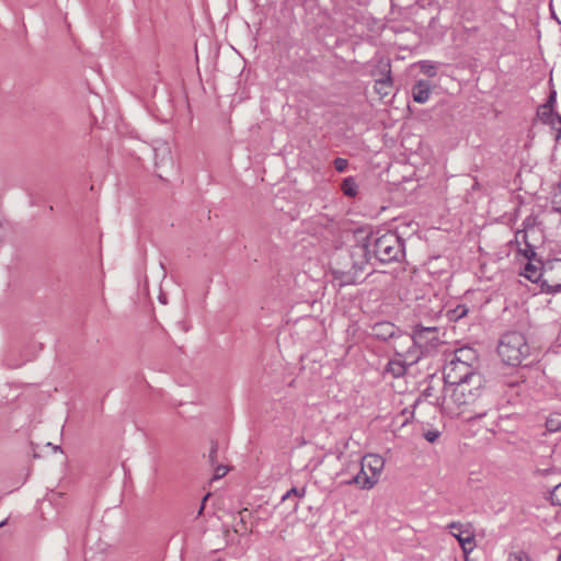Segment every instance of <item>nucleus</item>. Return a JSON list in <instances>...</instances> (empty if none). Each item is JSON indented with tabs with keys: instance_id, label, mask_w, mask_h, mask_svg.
I'll list each match as a JSON object with an SVG mask.
<instances>
[{
	"instance_id": "14",
	"label": "nucleus",
	"mask_w": 561,
	"mask_h": 561,
	"mask_svg": "<svg viewBox=\"0 0 561 561\" xmlns=\"http://www.w3.org/2000/svg\"><path fill=\"white\" fill-rule=\"evenodd\" d=\"M383 77L375 81V92L380 96L385 98L390 94L392 89V78L390 64H386L382 69Z\"/></svg>"
},
{
	"instance_id": "28",
	"label": "nucleus",
	"mask_w": 561,
	"mask_h": 561,
	"mask_svg": "<svg viewBox=\"0 0 561 561\" xmlns=\"http://www.w3.org/2000/svg\"><path fill=\"white\" fill-rule=\"evenodd\" d=\"M439 436H440V432L438 430H428L423 433V437L428 443H435L439 438Z\"/></svg>"
},
{
	"instance_id": "21",
	"label": "nucleus",
	"mask_w": 561,
	"mask_h": 561,
	"mask_svg": "<svg viewBox=\"0 0 561 561\" xmlns=\"http://www.w3.org/2000/svg\"><path fill=\"white\" fill-rule=\"evenodd\" d=\"M546 427L549 432H558L561 430V417L560 415H551L546 421Z\"/></svg>"
},
{
	"instance_id": "37",
	"label": "nucleus",
	"mask_w": 561,
	"mask_h": 561,
	"mask_svg": "<svg viewBox=\"0 0 561 561\" xmlns=\"http://www.w3.org/2000/svg\"><path fill=\"white\" fill-rule=\"evenodd\" d=\"M558 561H561V554H559V557H558Z\"/></svg>"
},
{
	"instance_id": "16",
	"label": "nucleus",
	"mask_w": 561,
	"mask_h": 561,
	"mask_svg": "<svg viewBox=\"0 0 561 561\" xmlns=\"http://www.w3.org/2000/svg\"><path fill=\"white\" fill-rule=\"evenodd\" d=\"M431 94V84L426 80H419L412 88L413 100L416 103L424 104L428 101Z\"/></svg>"
},
{
	"instance_id": "29",
	"label": "nucleus",
	"mask_w": 561,
	"mask_h": 561,
	"mask_svg": "<svg viewBox=\"0 0 561 561\" xmlns=\"http://www.w3.org/2000/svg\"><path fill=\"white\" fill-rule=\"evenodd\" d=\"M507 561H531L524 551L513 552L508 556Z\"/></svg>"
},
{
	"instance_id": "38",
	"label": "nucleus",
	"mask_w": 561,
	"mask_h": 561,
	"mask_svg": "<svg viewBox=\"0 0 561 561\" xmlns=\"http://www.w3.org/2000/svg\"><path fill=\"white\" fill-rule=\"evenodd\" d=\"M3 524H4L3 522H2V523H0V527H1Z\"/></svg>"
},
{
	"instance_id": "35",
	"label": "nucleus",
	"mask_w": 561,
	"mask_h": 561,
	"mask_svg": "<svg viewBox=\"0 0 561 561\" xmlns=\"http://www.w3.org/2000/svg\"><path fill=\"white\" fill-rule=\"evenodd\" d=\"M210 496V493H207L204 497H203V501H202V505L201 507L198 508V512H197V516H201L204 512V508H205V503L206 501L208 500V497Z\"/></svg>"
},
{
	"instance_id": "30",
	"label": "nucleus",
	"mask_w": 561,
	"mask_h": 561,
	"mask_svg": "<svg viewBox=\"0 0 561 561\" xmlns=\"http://www.w3.org/2000/svg\"><path fill=\"white\" fill-rule=\"evenodd\" d=\"M214 467H215V472H214L213 480H218V479L225 477L228 472V468L226 466L215 465Z\"/></svg>"
},
{
	"instance_id": "2",
	"label": "nucleus",
	"mask_w": 561,
	"mask_h": 561,
	"mask_svg": "<svg viewBox=\"0 0 561 561\" xmlns=\"http://www.w3.org/2000/svg\"><path fill=\"white\" fill-rule=\"evenodd\" d=\"M385 468V459L376 454L362 457L357 472L350 479L341 481V485H355L359 490H371L379 482Z\"/></svg>"
},
{
	"instance_id": "36",
	"label": "nucleus",
	"mask_w": 561,
	"mask_h": 561,
	"mask_svg": "<svg viewBox=\"0 0 561 561\" xmlns=\"http://www.w3.org/2000/svg\"><path fill=\"white\" fill-rule=\"evenodd\" d=\"M550 471H551L550 469H546V470H538L537 472L540 474H548Z\"/></svg>"
},
{
	"instance_id": "25",
	"label": "nucleus",
	"mask_w": 561,
	"mask_h": 561,
	"mask_svg": "<svg viewBox=\"0 0 561 561\" xmlns=\"http://www.w3.org/2000/svg\"><path fill=\"white\" fill-rule=\"evenodd\" d=\"M550 501L553 505L561 506V482L550 493Z\"/></svg>"
},
{
	"instance_id": "34",
	"label": "nucleus",
	"mask_w": 561,
	"mask_h": 561,
	"mask_svg": "<svg viewBox=\"0 0 561 561\" xmlns=\"http://www.w3.org/2000/svg\"><path fill=\"white\" fill-rule=\"evenodd\" d=\"M556 98H557V93L556 91H552L546 102V104H543L548 110L551 108L553 110L554 107V104H556Z\"/></svg>"
},
{
	"instance_id": "23",
	"label": "nucleus",
	"mask_w": 561,
	"mask_h": 561,
	"mask_svg": "<svg viewBox=\"0 0 561 561\" xmlns=\"http://www.w3.org/2000/svg\"><path fill=\"white\" fill-rule=\"evenodd\" d=\"M423 397L431 400V403L435 404V398L440 397L436 393V387L431 382L423 391Z\"/></svg>"
},
{
	"instance_id": "13",
	"label": "nucleus",
	"mask_w": 561,
	"mask_h": 561,
	"mask_svg": "<svg viewBox=\"0 0 561 561\" xmlns=\"http://www.w3.org/2000/svg\"><path fill=\"white\" fill-rule=\"evenodd\" d=\"M400 330L391 322H377L371 328V335L380 341H392Z\"/></svg>"
},
{
	"instance_id": "10",
	"label": "nucleus",
	"mask_w": 561,
	"mask_h": 561,
	"mask_svg": "<svg viewBox=\"0 0 561 561\" xmlns=\"http://www.w3.org/2000/svg\"><path fill=\"white\" fill-rule=\"evenodd\" d=\"M541 237V230L537 226L536 218L533 216H528L524 220V228L522 230H517L515 238L516 242H524L526 247H536L535 241Z\"/></svg>"
},
{
	"instance_id": "1",
	"label": "nucleus",
	"mask_w": 561,
	"mask_h": 561,
	"mask_svg": "<svg viewBox=\"0 0 561 561\" xmlns=\"http://www.w3.org/2000/svg\"><path fill=\"white\" fill-rule=\"evenodd\" d=\"M479 397L480 386L472 382L443 385L442 397H436L435 403L450 417H460L469 413L466 420H471L474 416H482V413L470 409Z\"/></svg>"
},
{
	"instance_id": "8",
	"label": "nucleus",
	"mask_w": 561,
	"mask_h": 561,
	"mask_svg": "<svg viewBox=\"0 0 561 561\" xmlns=\"http://www.w3.org/2000/svg\"><path fill=\"white\" fill-rule=\"evenodd\" d=\"M540 286L541 290L547 294L561 291V259L546 262Z\"/></svg>"
},
{
	"instance_id": "31",
	"label": "nucleus",
	"mask_w": 561,
	"mask_h": 561,
	"mask_svg": "<svg viewBox=\"0 0 561 561\" xmlns=\"http://www.w3.org/2000/svg\"><path fill=\"white\" fill-rule=\"evenodd\" d=\"M550 113H554L553 110H548L545 105H542L538 111V116L543 123H547L551 118Z\"/></svg>"
},
{
	"instance_id": "15",
	"label": "nucleus",
	"mask_w": 561,
	"mask_h": 561,
	"mask_svg": "<svg viewBox=\"0 0 561 561\" xmlns=\"http://www.w3.org/2000/svg\"><path fill=\"white\" fill-rule=\"evenodd\" d=\"M453 359L457 360L458 363L474 367V369L477 368L478 356L476 351L471 347L458 348L454 353Z\"/></svg>"
},
{
	"instance_id": "9",
	"label": "nucleus",
	"mask_w": 561,
	"mask_h": 561,
	"mask_svg": "<svg viewBox=\"0 0 561 561\" xmlns=\"http://www.w3.org/2000/svg\"><path fill=\"white\" fill-rule=\"evenodd\" d=\"M535 248L536 247H526L523 250L524 256L527 259V263L525 264V267L520 275H523L533 283H541L546 263H543L540 259L537 257Z\"/></svg>"
},
{
	"instance_id": "18",
	"label": "nucleus",
	"mask_w": 561,
	"mask_h": 561,
	"mask_svg": "<svg viewBox=\"0 0 561 561\" xmlns=\"http://www.w3.org/2000/svg\"><path fill=\"white\" fill-rule=\"evenodd\" d=\"M341 190L344 193V195L348 197H355L358 192V185L352 176H348L343 180L341 184Z\"/></svg>"
},
{
	"instance_id": "19",
	"label": "nucleus",
	"mask_w": 561,
	"mask_h": 561,
	"mask_svg": "<svg viewBox=\"0 0 561 561\" xmlns=\"http://www.w3.org/2000/svg\"><path fill=\"white\" fill-rule=\"evenodd\" d=\"M405 364L409 362H403V359L390 360L387 365V371L391 373L394 377H400L405 373Z\"/></svg>"
},
{
	"instance_id": "33",
	"label": "nucleus",
	"mask_w": 561,
	"mask_h": 561,
	"mask_svg": "<svg viewBox=\"0 0 561 561\" xmlns=\"http://www.w3.org/2000/svg\"><path fill=\"white\" fill-rule=\"evenodd\" d=\"M334 168L337 172H344L347 168V160L343 158H336L334 160Z\"/></svg>"
},
{
	"instance_id": "20",
	"label": "nucleus",
	"mask_w": 561,
	"mask_h": 561,
	"mask_svg": "<svg viewBox=\"0 0 561 561\" xmlns=\"http://www.w3.org/2000/svg\"><path fill=\"white\" fill-rule=\"evenodd\" d=\"M468 313V308L466 306L459 305L455 309L449 310L447 312L448 319L450 321H457L463 318Z\"/></svg>"
},
{
	"instance_id": "11",
	"label": "nucleus",
	"mask_w": 561,
	"mask_h": 561,
	"mask_svg": "<svg viewBox=\"0 0 561 561\" xmlns=\"http://www.w3.org/2000/svg\"><path fill=\"white\" fill-rule=\"evenodd\" d=\"M470 525L461 524L459 522H451L448 528L451 530V535L458 540L463 552H469L474 547V535L470 530Z\"/></svg>"
},
{
	"instance_id": "6",
	"label": "nucleus",
	"mask_w": 561,
	"mask_h": 561,
	"mask_svg": "<svg viewBox=\"0 0 561 561\" xmlns=\"http://www.w3.org/2000/svg\"><path fill=\"white\" fill-rule=\"evenodd\" d=\"M331 270L334 279L339 282V286L351 285L358 282V275L355 268H353L350 248L341 249L335 252L331 263Z\"/></svg>"
},
{
	"instance_id": "4",
	"label": "nucleus",
	"mask_w": 561,
	"mask_h": 561,
	"mask_svg": "<svg viewBox=\"0 0 561 561\" xmlns=\"http://www.w3.org/2000/svg\"><path fill=\"white\" fill-rule=\"evenodd\" d=\"M434 330L428 329H414L413 334L403 333L401 330L397 333V335L391 341L392 348L396 355L403 359V362H409V365L417 362L421 355V351L416 343H423V333H433Z\"/></svg>"
},
{
	"instance_id": "26",
	"label": "nucleus",
	"mask_w": 561,
	"mask_h": 561,
	"mask_svg": "<svg viewBox=\"0 0 561 561\" xmlns=\"http://www.w3.org/2000/svg\"><path fill=\"white\" fill-rule=\"evenodd\" d=\"M217 453H218V444L216 442H211V446L208 453V462L210 466H215L217 462Z\"/></svg>"
},
{
	"instance_id": "5",
	"label": "nucleus",
	"mask_w": 561,
	"mask_h": 561,
	"mask_svg": "<svg viewBox=\"0 0 561 561\" xmlns=\"http://www.w3.org/2000/svg\"><path fill=\"white\" fill-rule=\"evenodd\" d=\"M374 257L380 263L400 261L404 256L402 239L392 231H387L373 242Z\"/></svg>"
},
{
	"instance_id": "32",
	"label": "nucleus",
	"mask_w": 561,
	"mask_h": 561,
	"mask_svg": "<svg viewBox=\"0 0 561 561\" xmlns=\"http://www.w3.org/2000/svg\"><path fill=\"white\" fill-rule=\"evenodd\" d=\"M305 494H306V490L305 489L291 488L289 491L286 492V494L283 496L282 500L285 501L286 499H288L291 495L304 497Z\"/></svg>"
},
{
	"instance_id": "12",
	"label": "nucleus",
	"mask_w": 561,
	"mask_h": 561,
	"mask_svg": "<svg viewBox=\"0 0 561 561\" xmlns=\"http://www.w3.org/2000/svg\"><path fill=\"white\" fill-rule=\"evenodd\" d=\"M351 257L353 260V268H355L357 275L365 270V267L369 264L370 260L374 257L371 255L373 249H370V244L368 243H356L350 247Z\"/></svg>"
},
{
	"instance_id": "22",
	"label": "nucleus",
	"mask_w": 561,
	"mask_h": 561,
	"mask_svg": "<svg viewBox=\"0 0 561 561\" xmlns=\"http://www.w3.org/2000/svg\"><path fill=\"white\" fill-rule=\"evenodd\" d=\"M550 119L546 123L557 130V138L561 136V115L558 113H550Z\"/></svg>"
},
{
	"instance_id": "3",
	"label": "nucleus",
	"mask_w": 561,
	"mask_h": 561,
	"mask_svg": "<svg viewBox=\"0 0 561 561\" xmlns=\"http://www.w3.org/2000/svg\"><path fill=\"white\" fill-rule=\"evenodd\" d=\"M529 345L520 332L510 331L502 335L497 353L502 360L511 366H518L529 355Z\"/></svg>"
},
{
	"instance_id": "17",
	"label": "nucleus",
	"mask_w": 561,
	"mask_h": 561,
	"mask_svg": "<svg viewBox=\"0 0 561 561\" xmlns=\"http://www.w3.org/2000/svg\"><path fill=\"white\" fill-rule=\"evenodd\" d=\"M415 329H428V330H434L433 333H423V339H424V342L423 343H416L419 350L420 348H431V347H435L438 343H439V337H438V329L436 327H416Z\"/></svg>"
},
{
	"instance_id": "7",
	"label": "nucleus",
	"mask_w": 561,
	"mask_h": 561,
	"mask_svg": "<svg viewBox=\"0 0 561 561\" xmlns=\"http://www.w3.org/2000/svg\"><path fill=\"white\" fill-rule=\"evenodd\" d=\"M472 382L481 386V377L476 373L474 367L450 359L444 367L443 385H457Z\"/></svg>"
},
{
	"instance_id": "27",
	"label": "nucleus",
	"mask_w": 561,
	"mask_h": 561,
	"mask_svg": "<svg viewBox=\"0 0 561 561\" xmlns=\"http://www.w3.org/2000/svg\"><path fill=\"white\" fill-rule=\"evenodd\" d=\"M160 153L162 156L161 162H163L164 160L172 162L171 151H170L169 147L164 146L162 148L156 149V159L157 160H158V157Z\"/></svg>"
},
{
	"instance_id": "24",
	"label": "nucleus",
	"mask_w": 561,
	"mask_h": 561,
	"mask_svg": "<svg viewBox=\"0 0 561 561\" xmlns=\"http://www.w3.org/2000/svg\"><path fill=\"white\" fill-rule=\"evenodd\" d=\"M420 68L421 71L428 77L436 76V66L431 64L430 61H422L420 64Z\"/></svg>"
}]
</instances>
